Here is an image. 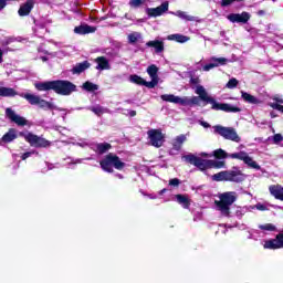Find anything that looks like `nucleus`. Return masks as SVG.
<instances>
[{"mask_svg": "<svg viewBox=\"0 0 283 283\" xmlns=\"http://www.w3.org/2000/svg\"><path fill=\"white\" fill-rule=\"evenodd\" d=\"M195 93L198 94L199 97L198 96L180 97L174 94H164L160 96V98L166 103H174L175 105H184V106L199 105L200 101H203L205 103L212 105V109L217 112H231L233 114L238 112H242L240 107L233 106L231 104L218 103L216 98L209 96V93H207V90L202 85H197L195 88Z\"/></svg>", "mask_w": 283, "mask_h": 283, "instance_id": "f257e3e1", "label": "nucleus"}, {"mask_svg": "<svg viewBox=\"0 0 283 283\" xmlns=\"http://www.w3.org/2000/svg\"><path fill=\"white\" fill-rule=\"evenodd\" d=\"M218 198L219 201H216L218 211H220L221 216H229L231 213V205L238 200V192H222L219 193Z\"/></svg>", "mask_w": 283, "mask_h": 283, "instance_id": "f03ea898", "label": "nucleus"}, {"mask_svg": "<svg viewBox=\"0 0 283 283\" xmlns=\"http://www.w3.org/2000/svg\"><path fill=\"white\" fill-rule=\"evenodd\" d=\"M99 165L103 171H106L107 174H114V168L118 170L125 168V163H123L118 156L112 153L106 155L104 159L99 161Z\"/></svg>", "mask_w": 283, "mask_h": 283, "instance_id": "7ed1b4c3", "label": "nucleus"}, {"mask_svg": "<svg viewBox=\"0 0 283 283\" xmlns=\"http://www.w3.org/2000/svg\"><path fill=\"white\" fill-rule=\"evenodd\" d=\"M214 134L222 136L226 140H232V143H240L241 138L238 135V132L234 130L233 127H224V126H213Z\"/></svg>", "mask_w": 283, "mask_h": 283, "instance_id": "20e7f679", "label": "nucleus"}, {"mask_svg": "<svg viewBox=\"0 0 283 283\" xmlns=\"http://www.w3.org/2000/svg\"><path fill=\"white\" fill-rule=\"evenodd\" d=\"M53 91L62 96H70L72 92H76V85L70 81H53Z\"/></svg>", "mask_w": 283, "mask_h": 283, "instance_id": "39448f33", "label": "nucleus"}, {"mask_svg": "<svg viewBox=\"0 0 283 283\" xmlns=\"http://www.w3.org/2000/svg\"><path fill=\"white\" fill-rule=\"evenodd\" d=\"M229 158H232L233 160H242L244 165L250 167V169H256V171H260L262 169L258 161L253 160L251 156H249V153L247 151H239V153H232L229 155Z\"/></svg>", "mask_w": 283, "mask_h": 283, "instance_id": "423d86ee", "label": "nucleus"}, {"mask_svg": "<svg viewBox=\"0 0 283 283\" xmlns=\"http://www.w3.org/2000/svg\"><path fill=\"white\" fill-rule=\"evenodd\" d=\"M147 136L149 138V143L153 147L159 148L165 144V135L159 129H150L147 132Z\"/></svg>", "mask_w": 283, "mask_h": 283, "instance_id": "0eeeda50", "label": "nucleus"}, {"mask_svg": "<svg viewBox=\"0 0 283 283\" xmlns=\"http://www.w3.org/2000/svg\"><path fill=\"white\" fill-rule=\"evenodd\" d=\"M193 165L195 167H198V169H200L201 171H205V169H209V167H214V169H222L224 167V161H211L197 157Z\"/></svg>", "mask_w": 283, "mask_h": 283, "instance_id": "6e6552de", "label": "nucleus"}, {"mask_svg": "<svg viewBox=\"0 0 283 283\" xmlns=\"http://www.w3.org/2000/svg\"><path fill=\"white\" fill-rule=\"evenodd\" d=\"M27 143L30 144L31 147H50V142L43 137H39L32 133H28L24 135Z\"/></svg>", "mask_w": 283, "mask_h": 283, "instance_id": "1a4fd4ad", "label": "nucleus"}, {"mask_svg": "<svg viewBox=\"0 0 283 283\" xmlns=\"http://www.w3.org/2000/svg\"><path fill=\"white\" fill-rule=\"evenodd\" d=\"M169 11V2H163L159 7L156 8H147L146 9V14L148 17H153L154 19H156V17H163V14H165V12Z\"/></svg>", "mask_w": 283, "mask_h": 283, "instance_id": "9d476101", "label": "nucleus"}, {"mask_svg": "<svg viewBox=\"0 0 283 283\" xmlns=\"http://www.w3.org/2000/svg\"><path fill=\"white\" fill-rule=\"evenodd\" d=\"M244 180H247V175L240 168L234 167L228 170V182H244Z\"/></svg>", "mask_w": 283, "mask_h": 283, "instance_id": "9b49d317", "label": "nucleus"}, {"mask_svg": "<svg viewBox=\"0 0 283 283\" xmlns=\"http://www.w3.org/2000/svg\"><path fill=\"white\" fill-rule=\"evenodd\" d=\"M227 19L228 21H231V23H249L251 14L249 12L231 13L227 17Z\"/></svg>", "mask_w": 283, "mask_h": 283, "instance_id": "f8f14e48", "label": "nucleus"}, {"mask_svg": "<svg viewBox=\"0 0 283 283\" xmlns=\"http://www.w3.org/2000/svg\"><path fill=\"white\" fill-rule=\"evenodd\" d=\"M264 249H283V232L279 233L275 239H271L264 242Z\"/></svg>", "mask_w": 283, "mask_h": 283, "instance_id": "ddd939ff", "label": "nucleus"}, {"mask_svg": "<svg viewBox=\"0 0 283 283\" xmlns=\"http://www.w3.org/2000/svg\"><path fill=\"white\" fill-rule=\"evenodd\" d=\"M6 114L12 120V123H15V125H19L20 127L28 125V120L22 116L17 115L12 108H7Z\"/></svg>", "mask_w": 283, "mask_h": 283, "instance_id": "4468645a", "label": "nucleus"}, {"mask_svg": "<svg viewBox=\"0 0 283 283\" xmlns=\"http://www.w3.org/2000/svg\"><path fill=\"white\" fill-rule=\"evenodd\" d=\"M147 74L151 78V81L148 82L147 87H156V85H158V66H156L154 64L148 66Z\"/></svg>", "mask_w": 283, "mask_h": 283, "instance_id": "2eb2a0df", "label": "nucleus"}, {"mask_svg": "<svg viewBox=\"0 0 283 283\" xmlns=\"http://www.w3.org/2000/svg\"><path fill=\"white\" fill-rule=\"evenodd\" d=\"M33 8H34V0H28L24 4L20 6V9L18 11L19 17H28V14L32 12Z\"/></svg>", "mask_w": 283, "mask_h": 283, "instance_id": "dca6fc26", "label": "nucleus"}, {"mask_svg": "<svg viewBox=\"0 0 283 283\" xmlns=\"http://www.w3.org/2000/svg\"><path fill=\"white\" fill-rule=\"evenodd\" d=\"M146 48H154L156 54H160V52L165 51V43L160 40H153L146 43Z\"/></svg>", "mask_w": 283, "mask_h": 283, "instance_id": "f3484780", "label": "nucleus"}, {"mask_svg": "<svg viewBox=\"0 0 283 283\" xmlns=\"http://www.w3.org/2000/svg\"><path fill=\"white\" fill-rule=\"evenodd\" d=\"M271 196L275 197L276 200L283 201V187L280 185H273L269 187Z\"/></svg>", "mask_w": 283, "mask_h": 283, "instance_id": "a211bd4d", "label": "nucleus"}, {"mask_svg": "<svg viewBox=\"0 0 283 283\" xmlns=\"http://www.w3.org/2000/svg\"><path fill=\"white\" fill-rule=\"evenodd\" d=\"M74 32L75 34H93V32H96V28L84 24L75 27Z\"/></svg>", "mask_w": 283, "mask_h": 283, "instance_id": "6ab92c4d", "label": "nucleus"}, {"mask_svg": "<svg viewBox=\"0 0 283 283\" xmlns=\"http://www.w3.org/2000/svg\"><path fill=\"white\" fill-rule=\"evenodd\" d=\"M18 137L19 135L17 134V129L11 128L7 134L2 136L0 139V145L1 143H12V140H17Z\"/></svg>", "mask_w": 283, "mask_h": 283, "instance_id": "aec40b11", "label": "nucleus"}, {"mask_svg": "<svg viewBox=\"0 0 283 283\" xmlns=\"http://www.w3.org/2000/svg\"><path fill=\"white\" fill-rule=\"evenodd\" d=\"M241 98H243L245 103H250V105H260V103H262V101H260L258 97L244 91H241Z\"/></svg>", "mask_w": 283, "mask_h": 283, "instance_id": "412c9836", "label": "nucleus"}, {"mask_svg": "<svg viewBox=\"0 0 283 283\" xmlns=\"http://www.w3.org/2000/svg\"><path fill=\"white\" fill-rule=\"evenodd\" d=\"M186 140H187V135L177 136L172 140V149H175V151H180V149H182V145L186 143Z\"/></svg>", "mask_w": 283, "mask_h": 283, "instance_id": "4be33fe9", "label": "nucleus"}, {"mask_svg": "<svg viewBox=\"0 0 283 283\" xmlns=\"http://www.w3.org/2000/svg\"><path fill=\"white\" fill-rule=\"evenodd\" d=\"M95 63H97L96 70H111L112 66L109 65V61L106 60L105 56L96 57Z\"/></svg>", "mask_w": 283, "mask_h": 283, "instance_id": "5701e85b", "label": "nucleus"}, {"mask_svg": "<svg viewBox=\"0 0 283 283\" xmlns=\"http://www.w3.org/2000/svg\"><path fill=\"white\" fill-rule=\"evenodd\" d=\"M177 202L184 207V209H189V206L191 205V200L189 199V196L187 195H177L176 196Z\"/></svg>", "mask_w": 283, "mask_h": 283, "instance_id": "b1692460", "label": "nucleus"}, {"mask_svg": "<svg viewBox=\"0 0 283 283\" xmlns=\"http://www.w3.org/2000/svg\"><path fill=\"white\" fill-rule=\"evenodd\" d=\"M90 69V62L84 61L78 64H76L73 69L72 72L73 74H82V72H85V70Z\"/></svg>", "mask_w": 283, "mask_h": 283, "instance_id": "393cba45", "label": "nucleus"}, {"mask_svg": "<svg viewBox=\"0 0 283 283\" xmlns=\"http://www.w3.org/2000/svg\"><path fill=\"white\" fill-rule=\"evenodd\" d=\"M94 151H96L97 154H105L106 151H109V149H112V145L107 144V143H101V144H96L93 147Z\"/></svg>", "mask_w": 283, "mask_h": 283, "instance_id": "a878e982", "label": "nucleus"}, {"mask_svg": "<svg viewBox=\"0 0 283 283\" xmlns=\"http://www.w3.org/2000/svg\"><path fill=\"white\" fill-rule=\"evenodd\" d=\"M35 87L39 92H48V90H54V81L36 83Z\"/></svg>", "mask_w": 283, "mask_h": 283, "instance_id": "bb28decb", "label": "nucleus"}, {"mask_svg": "<svg viewBox=\"0 0 283 283\" xmlns=\"http://www.w3.org/2000/svg\"><path fill=\"white\" fill-rule=\"evenodd\" d=\"M170 14H174V17H178L179 19H182L184 21H196V17L189 15L185 11H176V12H170Z\"/></svg>", "mask_w": 283, "mask_h": 283, "instance_id": "cd10ccee", "label": "nucleus"}, {"mask_svg": "<svg viewBox=\"0 0 283 283\" xmlns=\"http://www.w3.org/2000/svg\"><path fill=\"white\" fill-rule=\"evenodd\" d=\"M88 109L93 112V114H95L96 116H103V114L109 113L108 108L103 107L101 105L91 106L88 107Z\"/></svg>", "mask_w": 283, "mask_h": 283, "instance_id": "c85d7f7f", "label": "nucleus"}, {"mask_svg": "<svg viewBox=\"0 0 283 283\" xmlns=\"http://www.w3.org/2000/svg\"><path fill=\"white\" fill-rule=\"evenodd\" d=\"M22 98H25L30 105H39V101L41 99V97L39 95H34V94H21Z\"/></svg>", "mask_w": 283, "mask_h": 283, "instance_id": "c756f323", "label": "nucleus"}, {"mask_svg": "<svg viewBox=\"0 0 283 283\" xmlns=\"http://www.w3.org/2000/svg\"><path fill=\"white\" fill-rule=\"evenodd\" d=\"M17 94L18 93L17 91H14V88L0 86V96L12 97V96H17Z\"/></svg>", "mask_w": 283, "mask_h": 283, "instance_id": "7c9ffc66", "label": "nucleus"}, {"mask_svg": "<svg viewBox=\"0 0 283 283\" xmlns=\"http://www.w3.org/2000/svg\"><path fill=\"white\" fill-rule=\"evenodd\" d=\"M212 180L216 182L229 181L228 170L214 174Z\"/></svg>", "mask_w": 283, "mask_h": 283, "instance_id": "2f4dec72", "label": "nucleus"}, {"mask_svg": "<svg viewBox=\"0 0 283 283\" xmlns=\"http://www.w3.org/2000/svg\"><path fill=\"white\" fill-rule=\"evenodd\" d=\"M168 41H177V43H187V41H189V38L177 33L168 35Z\"/></svg>", "mask_w": 283, "mask_h": 283, "instance_id": "473e14b6", "label": "nucleus"}, {"mask_svg": "<svg viewBox=\"0 0 283 283\" xmlns=\"http://www.w3.org/2000/svg\"><path fill=\"white\" fill-rule=\"evenodd\" d=\"M210 62H212V65H214V67H220V65H227V63H229V60H227V57L212 56L210 57Z\"/></svg>", "mask_w": 283, "mask_h": 283, "instance_id": "72a5a7b5", "label": "nucleus"}, {"mask_svg": "<svg viewBox=\"0 0 283 283\" xmlns=\"http://www.w3.org/2000/svg\"><path fill=\"white\" fill-rule=\"evenodd\" d=\"M38 106L41 107V109H56V106L45 99H41V97L38 102Z\"/></svg>", "mask_w": 283, "mask_h": 283, "instance_id": "f704fd0d", "label": "nucleus"}, {"mask_svg": "<svg viewBox=\"0 0 283 283\" xmlns=\"http://www.w3.org/2000/svg\"><path fill=\"white\" fill-rule=\"evenodd\" d=\"M129 81L130 83H135L136 85H145L146 87L147 85H149V82L144 81L143 77L138 75H130Z\"/></svg>", "mask_w": 283, "mask_h": 283, "instance_id": "c9c22d12", "label": "nucleus"}, {"mask_svg": "<svg viewBox=\"0 0 283 283\" xmlns=\"http://www.w3.org/2000/svg\"><path fill=\"white\" fill-rule=\"evenodd\" d=\"M213 156H214V158H218L219 160H224V158H229V156H231V154H227V151H224L222 148H219L213 151Z\"/></svg>", "mask_w": 283, "mask_h": 283, "instance_id": "e433bc0d", "label": "nucleus"}, {"mask_svg": "<svg viewBox=\"0 0 283 283\" xmlns=\"http://www.w3.org/2000/svg\"><path fill=\"white\" fill-rule=\"evenodd\" d=\"M83 90L86 92H96L98 90V85L87 81L83 84Z\"/></svg>", "mask_w": 283, "mask_h": 283, "instance_id": "4c0bfd02", "label": "nucleus"}, {"mask_svg": "<svg viewBox=\"0 0 283 283\" xmlns=\"http://www.w3.org/2000/svg\"><path fill=\"white\" fill-rule=\"evenodd\" d=\"M139 39H143V35L139 32H133L128 34V43H136L139 41Z\"/></svg>", "mask_w": 283, "mask_h": 283, "instance_id": "58836bf2", "label": "nucleus"}, {"mask_svg": "<svg viewBox=\"0 0 283 283\" xmlns=\"http://www.w3.org/2000/svg\"><path fill=\"white\" fill-rule=\"evenodd\" d=\"M259 229H261L262 231H275V226L272 223H265L259 226Z\"/></svg>", "mask_w": 283, "mask_h": 283, "instance_id": "ea45409f", "label": "nucleus"}, {"mask_svg": "<svg viewBox=\"0 0 283 283\" xmlns=\"http://www.w3.org/2000/svg\"><path fill=\"white\" fill-rule=\"evenodd\" d=\"M145 3V0H129L128 6L130 8H140Z\"/></svg>", "mask_w": 283, "mask_h": 283, "instance_id": "a19ab883", "label": "nucleus"}, {"mask_svg": "<svg viewBox=\"0 0 283 283\" xmlns=\"http://www.w3.org/2000/svg\"><path fill=\"white\" fill-rule=\"evenodd\" d=\"M182 158H184V160H186V163H190V165H195L196 160L198 159L197 156L191 155V154L190 155H186Z\"/></svg>", "mask_w": 283, "mask_h": 283, "instance_id": "79ce46f5", "label": "nucleus"}, {"mask_svg": "<svg viewBox=\"0 0 283 283\" xmlns=\"http://www.w3.org/2000/svg\"><path fill=\"white\" fill-rule=\"evenodd\" d=\"M226 87H228V90H234V87H238V80H235V77L230 78Z\"/></svg>", "mask_w": 283, "mask_h": 283, "instance_id": "37998d69", "label": "nucleus"}, {"mask_svg": "<svg viewBox=\"0 0 283 283\" xmlns=\"http://www.w3.org/2000/svg\"><path fill=\"white\" fill-rule=\"evenodd\" d=\"M252 209H258V211H269V206H266V203H256Z\"/></svg>", "mask_w": 283, "mask_h": 283, "instance_id": "c03bdc74", "label": "nucleus"}, {"mask_svg": "<svg viewBox=\"0 0 283 283\" xmlns=\"http://www.w3.org/2000/svg\"><path fill=\"white\" fill-rule=\"evenodd\" d=\"M235 1H242V0H222L221 7L227 8V6H231L232 3H235Z\"/></svg>", "mask_w": 283, "mask_h": 283, "instance_id": "a18cd8bd", "label": "nucleus"}, {"mask_svg": "<svg viewBox=\"0 0 283 283\" xmlns=\"http://www.w3.org/2000/svg\"><path fill=\"white\" fill-rule=\"evenodd\" d=\"M282 140H283L282 134H275L273 136V143H275V145H277V143H282Z\"/></svg>", "mask_w": 283, "mask_h": 283, "instance_id": "49530a36", "label": "nucleus"}, {"mask_svg": "<svg viewBox=\"0 0 283 283\" xmlns=\"http://www.w3.org/2000/svg\"><path fill=\"white\" fill-rule=\"evenodd\" d=\"M213 67H216V64L210 62L209 64L203 65L202 70L203 72H210V70H213Z\"/></svg>", "mask_w": 283, "mask_h": 283, "instance_id": "de8ad7c7", "label": "nucleus"}, {"mask_svg": "<svg viewBox=\"0 0 283 283\" xmlns=\"http://www.w3.org/2000/svg\"><path fill=\"white\" fill-rule=\"evenodd\" d=\"M170 187H178L180 185V179L174 178L169 180Z\"/></svg>", "mask_w": 283, "mask_h": 283, "instance_id": "09e8293b", "label": "nucleus"}, {"mask_svg": "<svg viewBox=\"0 0 283 283\" xmlns=\"http://www.w3.org/2000/svg\"><path fill=\"white\" fill-rule=\"evenodd\" d=\"M271 99L275 101V103H283L282 95H273Z\"/></svg>", "mask_w": 283, "mask_h": 283, "instance_id": "8fccbe9b", "label": "nucleus"}, {"mask_svg": "<svg viewBox=\"0 0 283 283\" xmlns=\"http://www.w3.org/2000/svg\"><path fill=\"white\" fill-rule=\"evenodd\" d=\"M269 106L272 107V109H276L277 112H280V107L281 105L276 103H269Z\"/></svg>", "mask_w": 283, "mask_h": 283, "instance_id": "3c124183", "label": "nucleus"}, {"mask_svg": "<svg viewBox=\"0 0 283 283\" xmlns=\"http://www.w3.org/2000/svg\"><path fill=\"white\" fill-rule=\"evenodd\" d=\"M34 154V151H28V153H24L22 155V160H27V158H30V156H32Z\"/></svg>", "mask_w": 283, "mask_h": 283, "instance_id": "603ef678", "label": "nucleus"}, {"mask_svg": "<svg viewBox=\"0 0 283 283\" xmlns=\"http://www.w3.org/2000/svg\"><path fill=\"white\" fill-rule=\"evenodd\" d=\"M190 83H191V85H198L200 83V78L191 77Z\"/></svg>", "mask_w": 283, "mask_h": 283, "instance_id": "864d4df0", "label": "nucleus"}, {"mask_svg": "<svg viewBox=\"0 0 283 283\" xmlns=\"http://www.w3.org/2000/svg\"><path fill=\"white\" fill-rule=\"evenodd\" d=\"M6 0H0V10H3L6 8Z\"/></svg>", "mask_w": 283, "mask_h": 283, "instance_id": "5fc2aeb1", "label": "nucleus"}, {"mask_svg": "<svg viewBox=\"0 0 283 283\" xmlns=\"http://www.w3.org/2000/svg\"><path fill=\"white\" fill-rule=\"evenodd\" d=\"M202 127H205L206 129L210 127L209 123L207 122H201Z\"/></svg>", "mask_w": 283, "mask_h": 283, "instance_id": "6e6d98bb", "label": "nucleus"}, {"mask_svg": "<svg viewBox=\"0 0 283 283\" xmlns=\"http://www.w3.org/2000/svg\"><path fill=\"white\" fill-rule=\"evenodd\" d=\"M0 63H3V51L0 50Z\"/></svg>", "mask_w": 283, "mask_h": 283, "instance_id": "4d7b16f0", "label": "nucleus"}, {"mask_svg": "<svg viewBox=\"0 0 283 283\" xmlns=\"http://www.w3.org/2000/svg\"><path fill=\"white\" fill-rule=\"evenodd\" d=\"M270 116H271V118H276V117H277V115L275 114V112H271V113H270Z\"/></svg>", "mask_w": 283, "mask_h": 283, "instance_id": "13d9d810", "label": "nucleus"}, {"mask_svg": "<svg viewBox=\"0 0 283 283\" xmlns=\"http://www.w3.org/2000/svg\"><path fill=\"white\" fill-rule=\"evenodd\" d=\"M130 116H136V111H132Z\"/></svg>", "mask_w": 283, "mask_h": 283, "instance_id": "bf43d9fd", "label": "nucleus"}, {"mask_svg": "<svg viewBox=\"0 0 283 283\" xmlns=\"http://www.w3.org/2000/svg\"><path fill=\"white\" fill-rule=\"evenodd\" d=\"M279 112L283 114V105L280 106Z\"/></svg>", "mask_w": 283, "mask_h": 283, "instance_id": "052dcab7", "label": "nucleus"}, {"mask_svg": "<svg viewBox=\"0 0 283 283\" xmlns=\"http://www.w3.org/2000/svg\"><path fill=\"white\" fill-rule=\"evenodd\" d=\"M116 177L119 179H123V175H120V174H117Z\"/></svg>", "mask_w": 283, "mask_h": 283, "instance_id": "680f3d73", "label": "nucleus"}, {"mask_svg": "<svg viewBox=\"0 0 283 283\" xmlns=\"http://www.w3.org/2000/svg\"><path fill=\"white\" fill-rule=\"evenodd\" d=\"M201 156H205L207 158L208 155L207 153H201Z\"/></svg>", "mask_w": 283, "mask_h": 283, "instance_id": "e2e57ef3", "label": "nucleus"}, {"mask_svg": "<svg viewBox=\"0 0 283 283\" xmlns=\"http://www.w3.org/2000/svg\"><path fill=\"white\" fill-rule=\"evenodd\" d=\"M241 211H243V213L247 211V208H242Z\"/></svg>", "mask_w": 283, "mask_h": 283, "instance_id": "0e129e2a", "label": "nucleus"}, {"mask_svg": "<svg viewBox=\"0 0 283 283\" xmlns=\"http://www.w3.org/2000/svg\"><path fill=\"white\" fill-rule=\"evenodd\" d=\"M165 191H166V189H163V190L160 191V193H165Z\"/></svg>", "mask_w": 283, "mask_h": 283, "instance_id": "69168bd1", "label": "nucleus"}, {"mask_svg": "<svg viewBox=\"0 0 283 283\" xmlns=\"http://www.w3.org/2000/svg\"><path fill=\"white\" fill-rule=\"evenodd\" d=\"M259 14H264V11H259Z\"/></svg>", "mask_w": 283, "mask_h": 283, "instance_id": "338daca9", "label": "nucleus"}, {"mask_svg": "<svg viewBox=\"0 0 283 283\" xmlns=\"http://www.w3.org/2000/svg\"><path fill=\"white\" fill-rule=\"evenodd\" d=\"M42 61H48V59H45V57H42Z\"/></svg>", "mask_w": 283, "mask_h": 283, "instance_id": "774afa93", "label": "nucleus"}]
</instances>
